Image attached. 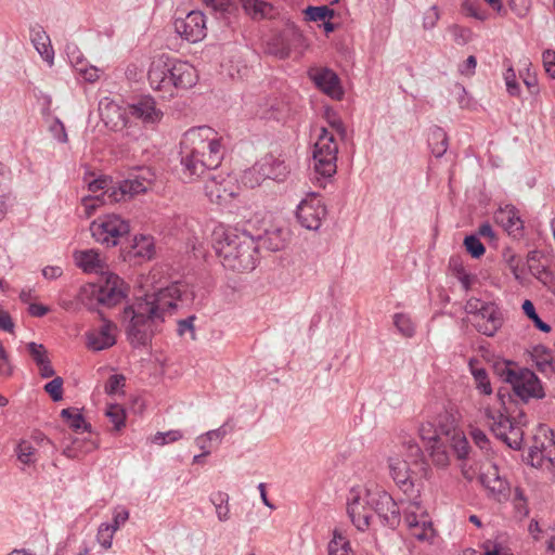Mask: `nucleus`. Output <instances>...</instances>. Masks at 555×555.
I'll list each match as a JSON object with an SVG mask.
<instances>
[{
  "label": "nucleus",
  "mask_w": 555,
  "mask_h": 555,
  "mask_svg": "<svg viewBox=\"0 0 555 555\" xmlns=\"http://www.w3.org/2000/svg\"><path fill=\"white\" fill-rule=\"evenodd\" d=\"M181 291L177 284L159 289L145 299L124 309V319H129L126 334L133 348L146 347L154 335L160 331L166 313L177 308Z\"/></svg>",
  "instance_id": "nucleus-1"
},
{
  "label": "nucleus",
  "mask_w": 555,
  "mask_h": 555,
  "mask_svg": "<svg viewBox=\"0 0 555 555\" xmlns=\"http://www.w3.org/2000/svg\"><path fill=\"white\" fill-rule=\"evenodd\" d=\"M181 176L192 182L216 171L224 157V147L217 132L208 126L194 127L180 141Z\"/></svg>",
  "instance_id": "nucleus-2"
},
{
  "label": "nucleus",
  "mask_w": 555,
  "mask_h": 555,
  "mask_svg": "<svg viewBox=\"0 0 555 555\" xmlns=\"http://www.w3.org/2000/svg\"><path fill=\"white\" fill-rule=\"evenodd\" d=\"M212 247L221 264L234 272L253 271L259 260L256 237L237 228H218L212 233Z\"/></svg>",
  "instance_id": "nucleus-3"
},
{
  "label": "nucleus",
  "mask_w": 555,
  "mask_h": 555,
  "mask_svg": "<svg viewBox=\"0 0 555 555\" xmlns=\"http://www.w3.org/2000/svg\"><path fill=\"white\" fill-rule=\"evenodd\" d=\"M196 80V69L190 63L165 54L154 60L149 69L151 87L164 92V98H172L175 91L193 87Z\"/></svg>",
  "instance_id": "nucleus-4"
},
{
  "label": "nucleus",
  "mask_w": 555,
  "mask_h": 555,
  "mask_svg": "<svg viewBox=\"0 0 555 555\" xmlns=\"http://www.w3.org/2000/svg\"><path fill=\"white\" fill-rule=\"evenodd\" d=\"M90 231L96 242L106 246H116L127 240L130 225L120 216L108 214L92 221Z\"/></svg>",
  "instance_id": "nucleus-5"
},
{
  "label": "nucleus",
  "mask_w": 555,
  "mask_h": 555,
  "mask_svg": "<svg viewBox=\"0 0 555 555\" xmlns=\"http://www.w3.org/2000/svg\"><path fill=\"white\" fill-rule=\"evenodd\" d=\"M337 153L338 145L334 134L322 128L313 147L315 171L325 178L334 176L337 169Z\"/></svg>",
  "instance_id": "nucleus-6"
},
{
  "label": "nucleus",
  "mask_w": 555,
  "mask_h": 555,
  "mask_svg": "<svg viewBox=\"0 0 555 555\" xmlns=\"http://www.w3.org/2000/svg\"><path fill=\"white\" fill-rule=\"evenodd\" d=\"M512 376L514 379L507 387L522 404L528 403L531 399H543L545 397L542 383L533 371L520 367L516 375Z\"/></svg>",
  "instance_id": "nucleus-7"
},
{
  "label": "nucleus",
  "mask_w": 555,
  "mask_h": 555,
  "mask_svg": "<svg viewBox=\"0 0 555 555\" xmlns=\"http://www.w3.org/2000/svg\"><path fill=\"white\" fill-rule=\"evenodd\" d=\"M367 505L377 514L382 524L396 529L401 521L400 509L392 496L386 491L367 492Z\"/></svg>",
  "instance_id": "nucleus-8"
},
{
  "label": "nucleus",
  "mask_w": 555,
  "mask_h": 555,
  "mask_svg": "<svg viewBox=\"0 0 555 555\" xmlns=\"http://www.w3.org/2000/svg\"><path fill=\"white\" fill-rule=\"evenodd\" d=\"M152 182V173L149 169L141 168L138 175L119 181L109 194V204L119 203L132 198L134 195L145 193Z\"/></svg>",
  "instance_id": "nucleus-9"
},
{
  "label": "nucleus",
  "mask_w": 555,
  "mask_h": 555,
  "mask_svg": "<svg viewBox=\"0 0 555 555\" xmlns=\"http://www.w3.org/2000/svg\"><path fill=\"white\" fill-rule=\"evenodd\" d=\"M176 33L184 40L195 43L206 37V17L202 11H191L173 23Z\"/></svg>",
  "instance_id": "nucleus-10"
},
{
  "label": "nucleus",
  "mask_w": 555,
  "mask_h": 555,
  "mask_svg": "<svg viewBox=\"0 0 555 555\" xmlns=\"http://www.w3.org/2000/svg\"><path fill=\"white\" fill-rule=\"evenodd\" d=\"M205 193L210 202L222 205L227 204L236 195V185L229 175L215 173L212 171L206 177Z\"/></svg>",
  "instance_id": "nucleus-11"
},
{
  "label": "nucleus",
  "mask_w": 555,
  "mask_h": 555,
  "mask_svg": "<svg viewBox=\"0 0 555 555\" xmlns=\"http://www.w3.org/2000/svg\"><path fill=\"white\" fill-rule=\"evenodd\" d=\"M124 281L116 274H108L104 285L92 286L91 295L96 300V305L105 307H115L127 296Z\"/></svg>",
  "instance_id": "nucleus-12"
},
{
  "label": "nucleus",
  "mask_w": 555,
  "mask_h": 555,
  "mask_svg": "<svg viewBox=\"0 0 555 555\" xmlns=\"http://www.w3.org/2000/svg\"><path fill=\"white\" fill-rule=\"evenodd\" d=\"M113 188H116V185L107 176H100L88 182V190L93 194L81 199L87 217H91L99 207L109 203V194Z\"/></svg>",
  "instance_id": "nucleus-13"
},
{
  "label": "nucleus",
  "mask_w": 555,
  "mask_h": 555,
  "mask_svg": "<svg viewBox=\"0 0 555 555\" xmlns=\"http://www.w3.org/2000/svg\"><path fill=\"white\" fill-rule=\"evenodd\" d=\"M496 398L500 404L498 410H493L491 408H487L485 411L486 417L491 420L492 423H503V425H507L509 418H514L515 414L521 409L519 403L521 401L514 397L511 392V389L506 386H501L498 389Z\"/></svg>",
  "instance_id": "nucleus-14"
},
{
  "label": "nucleus",
  "mask_w": 555,
  "mask_h": 555,
  "mask_svg": "<svg viewBox=\"0 0 555 555\" xmlns=\"http://www.w3.org/2000/svg\"><path fill=\"white\" fill-rule=\"evenodd\" d=\"M326 216V207L321 197L313 195L304 199L297 206L296 218L301 227L307 230H318L321 227L322 219Z\"/></svg>",
  "instance_id": "nucleus-15"
},
{
  "label": "nucleus",
  "mask_w": 555,
  "mask_h": 555,
  "mask_svg": "<svg viewBox=\"0 0 555 555\" xmlns=\"http://www.w3.org/2000/svg\"><path fill=\"white\" fill-rule=\"evenodd\" d=\"M548 256L540 249L530 250L527 254L526 264L529 272L544 286L552 289L555 286V273L550 267Z\"/></svg>",
  "instance_id": "nucleus-16"
},
{
  "label": "nucleus",
  "mask_w": 555,
  "mask_h": 555,
  "mask_svg": "<svg viewBox=\"0 0 555 555\" xmlns=\"http://www.w3.org/2000/svg\"><path fill=\"white\" fill-rule=\"evenodd\" d=\"M126 112L131 117L140 119L145 126H154L163 117V112L156 107V102L149 95L129 104Z\"/></svg>",
  "instance_id": "nucleus-17"
},
{
  "label": "nucleus",
  "mask_w": 555,
  "mask_h": 555,
  "mask_svg": "<svg viewBox=\"0 0 555 555\" xmlns=\"http://www.w3.org/2000/svg\"><path fill=\"white\" fill-rule=\"evenodd\" d=\"M473 324L479 333L494 336L503 324L502 312L494 302H488Z\"/></svg>",
  "instance_id": "nucleus-18"
},
{
  "label": "nucleus",
  "mask_w": 555,
  "mask_h": 555,
  "mask_svg": "<svg viewBox=\"0 0 555 555\" xmlns=\"http://www.w3.org/2000/svg\"><path fill=\"white\" fill-rule=\"evenodd\" d=\"M121 256L125 261H137L139 259H151L154 254V242L151 236H134L127 246L121 247Z\"/></svg>",
  "instance_id": "nucleus-19"
},
{
  "label": "nucleus",
  "mask_w": 555,
  "mask_h": 555,
  "mask_svg": "<svg viewBox=\"0 0 555 555\" xmlns=\"http://www.w3.org/2000/svg\"><path fill=\"white\" fill-rule=\"evenodd\" d=\"M495 222L514 238L524 236V221L520 219L517 208L513 205H506L500 208L494 215Z\"/></svg>",
  "instance_id": "nucleus-20"
},
{
  "label": "nucleus",
  "mask_w": 555,
  "mask_h": 555,
  "mask_svg": "<svg viewBox=\"0 0 555 555\" xmlns=\"http://www.w3.org/2000/svg\"><path fill=\"white\" fill-rule=\"evenodd\" d=\"M116 326L109 320L103 319V324L98 330L87 333V346L93 351H101L111 348L116 344L113 330Z\"/></svg>",
  "instance_id": "nucleus-21"
},
{
  "label": "nucleus",
  "mask_w": 555,
  "mask_h": 555,
  "mask_svg": "<svg viewBox=\"0 0 555 555\" xmlns=\"http://www.w3.org/2000/svg\"><path fill=\"white\" fill-rule=\"evenodd\" d=\"M314 85L334 100H340L344 95L338 75L330 69L322 68L311 76Z\"/></svg>",
  "instance_id": "nucleus-22"
},
{
  "label": "nucleus",
  "mask_w": 555,
  "mask_h": 555,
  "mask_svg": "<svg viewBox=\"0 0 555 555\" xmlns=\"http://www.w3.org/2000/svg\"><path fill=\"white\" fill-rule=\"evenodd\" d=\"M491 431L494 436L506 443L513 450H520L522 446L524 439V430L520 426L512 425V423H507V425H503V423H492Z\"/></svg>",
  "instance_id": "nucleus-23"
},
{
  "label": "nucleus",
  "mask_w": 555,
  "mask_h": 555,
  "mask_svg": "<svg viewBox=\"0 0 555 555\" xmlns=\"http://www.w3.org/2000/svg\"><path fill=\"white\" fill-rule=\"evenodd\" d=\"M259 172L267 179L282 182L288 176L289 169L283 159L269 154L261 159Z\"/></svg>",
  "instance_id": "nucleus-24"
},
{
  "label": "nucleus",
  "mask_w": 555,
  "mask_h": 555,
  "mask_svg": "<svg viewBox=\"0 0 555 555\" xmlns=\"http://www.w3.org/2000/svg\"><path fill=\"white\" fill-rule=\"evenodd\" d=\"M300 36L296 33L282 31L273 36L267 43V52L281 60L287 59L291 55L293 48V40L299 39Z\"/></svg>",
  "instance_id": "nucleus-25"
},
{
  "label": "nucleus",
  "mask_w": 555,
  "mask_h": 555,
  "mask_svg": "<svg viewBox=\"0 0 555 555\" xmlns=\"http://www.w3.org/2000/svg\"><path fill=\"white\" fill-rule=\"evenodd\" d=\"M285 104L278 96H267L259 101L256 108V115L260 119L280 120L284 114Z\"/></svg>",
  "instance_id": "nucleus-26"
},
{
  "label": "nucleus",
  "mask_w": 555,
  "mask_h": 555,
  "mask_svg": "<svg viewBox=\"0 0 555 555\" xmlns=\"http://www.w3.org/2000/svg\"><path fill=\"white\" fill-rule=\"evenodd\" d=\"M479 480L499 500L508 495V482L499 476L496 465H493L487 473L481 474Z\"/></svg>",
  "instance_id": "nucleus-27"
},
{
  "label": "nucleus",
  "mask_w": 555,
  "mask_h": 555,
  "mask_svg": "<svg viewBox=\"0 0 555 555\" xmlns=\"http://www.w3.org/2000/svg\"><path fill=\"white\" fill-rule=\"evenodd\" d=\"M443 438L450 450L456 455L459 460H465L469 453V443L463 431L455 428H441Z\"/></svg>",
  "instance_id": "nucleus-28"
},
{
  "label": "nucleus",
  "mask_w": 555,
  "mask_h": 555,
  "mask_svg": "<svg viewBox=\"0 0 555 555\" xmlns=\"http://www.w3.org/2000/svg\"><path fill=\"white\" fill-rule=\"evenodd\" d=\"M390 476L393 481L402 489L408 492L413 488V481L411 480L410 468L406 461L401 459L390 457L388 461Z\"/></svg>",
  "instance_id": "nucleus-29"
},
{
  "label": "nucleus",
  "mask_w": 555,
  "mask_h": 555,
  "mask_svg": "<svg viewBox=\"0 0 555 555\" xmlns=\"http://www.w3.org/2000/svg\"><path fill=\"white\" fill-rule=\"evenodd\" d=\"M30 40L37 50V52L41 55V57L47 62H53L54 51L51 46V40L42 26L36 25L30 28Z\"/></svg>",
  "instance_id": "nucleus-30"
},
{
  "label": "nucleus",
  "mask_w": 555,
  "mask_h": 555,
  "mask_svg": "<svg viewBox=\"0 0 555 555\" xmlns=\"http://www.w3.org/2000/svg\"><path fill=\"white\" fill-rule=\"evenodd\" d=\"M74 259L76 264L87 273H98L104 269L99 254L93 249L75 251Z\"/></svg>",
  "instance_id": "nucleus-31"
},
{
  "label": "nucleus",
  "mask_w": 555,
  "mask_h": 555,
  "mask_svg": "<svg viewBox=\"0 0 555 555\" xmlns=\"http://www.w3.org/2000/svg\"><path fill=\"white\" fill-rule=\"evenodd\" d=\"M530 354L532 360L535 362V366L539 372H554V357L552 349L539 344L532 348Z\"/></svg>",
  "instance_id": "nucleus-32"
},
{
  "label": "nucleus",
  "mask_w": 555,
  "mask_h": 555,
  "mask_svg": "<svg viewBox=\"0 0 555 555\" xmlns=\"http://www.w3.org/2000/svg\"><path fill=\"white\" fill-rule=\"evenodd\" d=\"M428 145L435 157L443 156L449 145L447 132L439 126L431 127L428 134Z\"/></svg>",
  "instance_id": "nucleus-33"
},
{
  "label": "nucleus",
  "mask_w": 555,
  "mask_h": 555,
  "mask_svg": "<svg viewBox=\"0 0 555 555\" xmlns=\"http://www.w3.org/2000/svg\"><path fill=\"white\" fill-rule=\"evenodd\" d=\"M430 440L433 441V444L430 446V456L433 459V462L440 467L448 466L450 462L448 451L449 447L443 436L436 434L433 438H430Z\"/></svg>",
  "instance_id": "nucleus-34"
},
{
  "label": "nucleus",
  "mask_w": 555,
  "mask_h": 555,
  "mask_svg": "<svg viewBox=\"0 0 555 555\" xmlns=\"http://www.w3.org/2000/svg\"><path fill=\"white\" fill-rule=\"evenodd\" d=\"M245 12L254 20L272 17L273 7L260 0H240Z\"/></svg>",
  "instance_id": "nucleus-35"
},
{
  "label": "nucleus",
  "mask_w": 555,
  "mask_h": 555,
  "mask_svg": "<svg viewBox=\"0 0 555 555\" xmlns=\"http://www.w3.org/2000/svg\"><path fill=\"white\" fill-rule=\"evenodd\" d=\"M61 417L76 433L79 430L91 433V424L87 423L83 415L75 408H66L61 411Z\"/></svg>",
  "instance_id": "nucleus-36"
},
{
  "label": "nucleus",
  "mask_w": 555,
  "mask_h": 555,
  "mask_svg": "<svg viewBox=\"0 0 555 555\" xmlns=\"http://www.w3.org/2000/svg\"><path fill=\"white\" fill-rule=\"evenodd\" d=\"M256 243L259 245V247L263 246L272 251L281 250L285 246L283 231L281 229H276L273 231L267 230L263 235L257 236Z\"/></svg>",
  "instance_id": "nucleus-37"
},
{
  "label": "nucleus",
  "mask_w": 555,
  "mask_h": 555,
  "mask_svg": "<svg viewBox=\"0 0 555 555\" xmlns=\"http://www.w3.org/2000/svg\"><path fill=\"white\" fill-rule=\"evenodd\" d=\"M327 551L328 555H350L352 552L350 542L338 530H334Z\"/></svg>",
  "instance_id": "nucleus-38"
},
{
  "label": "nucleus",
  "mask_w": 555,
  "mask_h": 555,
  "mask_svg": "<svg viewBox=\"0 0 555 555\" xmlns=\"http://www.w3.org/2000/svg\"><path fill=\"white\" fill-rule=\"evenodd\" d=\"M492 369L496 376H499L504 383L511 385L514 379L512 375H516L519 367L513 361L502 360L494 362Z\"/></svg>",
  "instance_id": "nucleus-39"
},
{
  "label": "nucleus",
  "mask_w": 555,
  "mask_h": 555,
  "mask_svg": "<svg viewBox=\"0 0 555 555\" xmlns=\"http://www.w3.org/2000/svg\"><path fill=\"white\" fill-rule=\"evenodd\" d=\"M473 362L474 360H470L469 367L476 384V388L483 395H491L492 387L487 371L483 367H475Z\"/></svg>",
  "instance_id": "nucleus-40"
},
{
  "label": "nucleus",
  "mask_w": 555,
  "mask_h": 555,
  "mask_svg": "<svg viewBox=\"0 0 555 555\" xmlns=\"http://www.w3.org/2000/svg\"><path fill=\"white\" fill-rule=\"evenodd\" d=\"M305 17L309 22H325L326 20H331L335 16V11L327 5L313 7L309 5L304 11Z\"/></svg>",
  "instance_id": "nucleus-41"
},
{
  "label": "nucleus",
  "mask_w": 555,
  "mask_h": 555,
  "mask_svg": "<svg viewBox=\"0 0 555 555\" xmlns=\"http://www.w3.org/2000/svg\"><path fill=\"white\" fill-rule=\"evenodd\" d=\"M463 244L466 251L475 259L481 258L486 253V247L477 234L466 235Z\"/></svg>",
  "instance_id": "nucleus-42"
},
{
  "label": "nucleus",
  "mask_w": 555,
  "mask_h": 555,
  "mask_svg": "<svg viewBox=\"0 0 555 555\" xmlns=\"http://www.w3.org/2000/svg\"><path fill=\"white\" fill-rule=\"evenodd\" d=\"M522 310L524 313L528 317V319H530L533 322L534 326L538 330H540L543 333L551 332V326L540 319L539 314L535 311L534 305L532 304L531 300L526 299L524 301Z\"/></svg>",
  "instance_id": "nucleus-43"
},
{
  "label": "nucleus",
  "mask_w": 555,
  "mask_h": 555,
  "mask_svg": "<svg viewBox=\"0 0 555 555\" xmlns=\"http://www.w3.org/2000/svg\"><path fill=\"white\" fill-rule=\"evenodd\" d=\"M359 503V499H354V501L351 504H348L347 512L348 515L352 521V524L361 531H364L370 526V515H361L360 513L356 512V507Z\"/></svg>",
  "instance_id": "nucleus-44"
},
{
  "label": "nucleus",
  "mask_w": 555,
  "mask_h": 555,
  "mask_svg": "<svg viewBox=\"0 0 555 555\" xmlns=\"http://www.w3.org/2000/svg\"><path fill=\"white\" fill-rule=\"evenodd\" d=\"M106 416L114 424V429L119 431L126 425V412L119 404H111L106 411Z\"/></svg>",
  "instance_id": "nucleus-45"
},
{
  "label": "nucleus",
  "mask_w": 555,
  "mask_h": 555,
  "mask_svg": "<svg viewBox=\"0 0 555 555\" xmlns=\"http://www.w3.org/2000/svg\"><path fill=\"white\" fill-rule=\"evenodd\" d=\"M393 323L398 331L405 337H412L415 333V326L410 317L404 313H396Z\"/></svg>",
  "instance_id": "nucleus-46"
},
{
  "label": "nucleus",
  "mask_w": 555,
  "mask_h": 555,
  "mask_svg": "<svg viewBox=\"0 0 555 555\" xmlns=\"http://www.w3.org/2000/svg\"><path fill=\"white\" fill-rule=\"evenodd\" d=\"M324 117L327 120L328 125L340 135L343 140H345L347 137V129L343 120L335 113V111L326 108Z\"/></svg>",
  "instance_id": "nucleus-47"
},
{
  "label": "nucleus",
  "mask_w": 555,
  "mask_h": 555,
  "mask_svg": "<svg viewBox=\"0 0 555 555\" xmlns=\"http://www.w3.org/2000/svg\"><path fill=\"white\" fill-rule=\"evenodd\" d=\"M465 15L476 20L483 21L487 17L486 11L481 10V4L474 0H465L462 4Z\"/></svg>",
  "instance_id": "nucleus-48"
},
{
  "label": "nucleus",
  "mask_w": 555,
  "mask_h": 555,
  "mask_svg": "<svg viewBox=\"0 0 555 555\" xmlns=\"http://www.w3.org/2000/svg\"><path fill=\"white\" fill-rule=\"evenodd\" d=\"M26 348L37 365L43 364L49 359L48 351L42 344L31 341L27 344Z\"/></svg>",
  "instance_id": "nucleus-49"
},
{
  "label": "nucleus",
  "mask_w": 555,
  "mask_h": 555,
  "mask_svg": "<svg viewBox=\"0 0 555 555\" xmlns=\"http://www.w3.org/2000/svg\"><path fill=\"white\" fill-rule=\"evenodd\" d=\"M44 390L50 395L54 402L62 400L63 398V378L55 377L44 385Z\"/></svg>",
  "instance_id": "nucleus-50"
},
{
  "label": "nucleus",
  "mask_w": 555,
  "mask_h": 555,
  "mask_svg": "<svg viewBox=\"0 0 555 555\" xmlns=\"http://www.w3.org/2000/svg\"><path fill=\"white\" fill-rule=\"evenodd\" d=\"M504 80L506 83V90L511 96L520 95V86L517 82L515 70L509 66L504 73Z\"/></svg>",
  "instance_id": "nucleus-51"
},
{
  "label": "nucleus",
  "mask_w": 555,
  "mask_h": 555,
  "mask_svg": "<svg viewBox=\"0 0 555 555\" xmlns=\"http://www.w3.org/2000/svg\"><path fill=\"white\" fill-rule=\"evenodd\" d=\"M126 385V377L122 374L111 375L105 384V392L109 396L116 395Z\"/></svg>",
  "instance_id": "nucleus-52"
},
{
  "label": "nucleus",
  "mask_w": 555,
  "mask_h": 555,
  "mask_svg": "<svg viewBox=\"0 0 555 555\" xmlns=\"http://www.w3.org/2000/svg\"><path fill=\"white\" fill-rule=\"evenodd\" d=\"M114 532L115 530H113V528L109 527V524H102L99 527L96 539L105 550L112 546Z\"/></svg>",
  "instance_id": "nucleus-53"
},
{
  "label": "nucleus",
  "mask_w": 555,
  "mask_h": 555,
  "mask_svg": "<svg viewBox=\"0 0 555 555\" xmlns=\"http://www.w3.org/2000/svg\"><path fill=\"white\" fill-rule=\"evenodd\" d=\"M17 459L24 464L34 463L35 448L27 441H22L16 449Z\"/></svg>",
  "instance_id": "nucleus-54"
},
{
  "label": "nucleus",
  "mask_w": 555,
  "mask_h": 555,
  "mask_svg": "<svg viewBox=\"0 0 555 555\" xmlns=\"http://www.w3.org/2000/svg\"><path fill=\"white\" fill-rule=\"evenodd\" d=\"M183 437V434L180 430H169L166 433H157L154 436L153 442L159 446H164L169 442H176Z\"/></svg>",
  "instance_id": "nucleus-55"
},
{
  "label": "nucleus",
  "mask_w": 555,
  "mask_h": 555,
  "mask_svg": "<svg viewBox=\"0 0 555 555\" xmlns=\"http://www.w3.org/2000/svg\"><path fill=\"white\" fill-rule=\"evenodd\" d=\"M102 70L93 65L87 64L85 67H79L77 75L81 77L86 82H95L100 78Z\"/></svg>",
  "instance_id": "nucleus-56"
},
{
  "label": "nucleus",
  "mask_w": 555,
  "mask_h": 555,
  "mask_svg": "<svg viewBox=\"0 0 555 555\" xmlns=\"http://www.w3.org/2000/svg\"><path fill=\"white\" fill-rule=\"evenodd\" d=\"M434 533L433 524L430 521H423L420 524V529H412L411 534L418 541H427Z\"/></svg>",
  "instance_id": "nucleus-57"
},
{
  "label": "nucleus",
  "mask_w": 555,
  "mask_h": 555,
  "mask_svg": "<svg viewBox=\"0 0 555 555\" xmlns=\"http://www.w3.org/2000/svg\"><path fill=\"white\" fill-rule=\"evenodd\" d=\"M439 18H440V15H439L438 7L433 5L424 13V16H423L424 29H426V30L433 29L437 25V22L439 21Z\"/></svg>",
  "instance_id": "nucleus-58"
},
{
  "label": "nucleus",
  "mask_w": 555,
  "mask_h": 555,
  "mask_svg": "<svg viewBox=\"0 0 555 555\" xmlns=\"http://www.w3.org/2000/svg\"><path fill=\"white\" fill-rule=\"evenodd\" d=\"M470 437L474 443L481 450H490V440L483 430L479 428H473L470 430Z\"/></svg>",
  "instance_id": "nucleus-59"
},
{
  "label": "nucleus",
  "mask_w": 555,
  "mask_h": 555,
  "mask_svg": "<svg viewBox=\"0 0 555 555\" xmlns=\"http://www.w3.org/2000/svg\"><path fill=\"white\" fill-rule=\"evenodd\" d=\"M195 319L196 317L193 314L188 317L186 319L179 320L177 327L178 335L183 336L186 332H190L192 339H195V328L193 324Z\"/></svg>",
  "instance_id": "nucleus-60"
},
{
  "label": "nucleus",
  "mask_w": 555,
  "mask_h": 555,
  "mask_svg": "<svg viewBox=\"0 0 555 555\" xmlns=\"http://www.w3.org/2000/svg\"><path fill=\"white\" fill-rule=\"evenodd\" d=\"M488 302L473 297L466 302L465 310L468 314L473 315L475 321Z\"/></svg>",
  "instance_id": "nucleus-61"
},
{
  "label": "nucleus",
  "mask_w": 555,
  "mask_h": 555,
  "mask_svg": "<svg viewBox=\"0 0 555 555\" xmlns=\"http://www.w3.org/2000/svg\"><path fill=\"white\" fill-rule=\"evenodd\" d=\"M543 66L551 78H555V51H544L542 55Z\"/></svg>",
  "instance_id": "nucleus-62"
},
{
  "label": "nucleus",
  "mask_w": 555,
  "mask_h": 555,
  "mask_svg": "<svg viewBox=\"0 0 555 555\" xmlns=\"http://www.w3.org/2000/svg\"><path fill=\"white\" fill-rule=\"evenodd\" d=\"M532 0H508V5L517 15H525L531 7Z\"/></svg>",
  "instance_id": "nucleus-63"
},
{
  "label": "nucleus",
  "mask_w": 555,
  "mask_h": 555,
  "mask_svg": "<svg viewBox=\"0 0 555 555\" xmlns=\"http://www.w3.org/2000/svg\"><path fill=\"white\" fill-rule=\"evenodd\" d=\"M502 256L509 269L515 267V264L518 266L521 264L522 262V259L518 255H516L511 247L504 248L502 251Z\"/></svg>",
  "instance_id": "nucleus-64"
}]
</instances>
